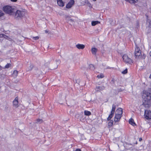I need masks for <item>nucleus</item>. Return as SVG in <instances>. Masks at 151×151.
<instances>
[{"label": "nucleus", "instance_id": "nucleus-1", "mask_svg": "<svg viewBox=\"0 0 151 151\" xmlns=\"http://www.w3.org/2000/svg\"><path fill=\"white\" fill-rule=\"evenodd\" d=\"M4 12L10 15H12L14 14L15 9L12 6H6L3 8Z\"/></svg>", "mask_w": 151, "mask_h": 151}, {"label": "nucleus", "instance_id": "nucleus-2", "mask_svg": "<svg viewBox=\"0 0 151 151\" xmlns=\"http://www.w3.org/2000/svg\"><path fill=\"white\" fill-rule=\"evenodd\" d=\"M24 12L22 10H17L15 12L14 17L17 19H22L25 15Z\"/></svg>", "mask_w": 151, "mask_h": 151}, {"label": "nucleus", "instance_id": "nucleus-3", "mask_svg": "<svg viewBox=\"0 0 151 151\" xmlns=\"http://www.w3.org/2000/svg\"><path fill=\"white\" fill-rule=\"evenodd\" d=\"M144 116L146 119L149 120L151 119V111L148 110H145Z\"/></svg>", "mask_w": 151, "mask_h": 151}, {"label": "nucleus", "instance_id": "nucleus-4", "mask_svg": "<svg viewBox=\"0 0 151 151\" xmlns=\"http://www.w3.org/2000/svg\"><path fill=\"white\" fill-rule=\"evenodd\" d=\"M122 58L124 61L126 63L131 64L132 63L131 59L129 58L127 55H124L123 56Z\"/></svg>", "mask_w": 151, "mask_h": 151}, {"label": "nucleus", "instance_id": "nucleus-5", "mask_svg": "<svg viewBox=\"0 0 151 151\" xmlns=\"http://www.w3.org/2000/svg\"><path fill=\"white\" fill-rule=\"evenodd\" d=\"M134 55L136 58L139 57L141 55V51L140 48L137 45L136 46L135 48Z\"/></svg>", "mask_w": 151, "mask_h": 151}, {"label": "nucleus", "instance_id": "nucleus-6", "mask_svg": "<svg viewBox=\"0 0 151 151\" xmlns=\"http://www.w3.org/2000/svg\"><path fill=\"white\" fill-rule=\"evenodd\" d=\"M116 109V105L113 104L112 107V109L111 112V114L109 115V117L107 119L108 121H109L112 117L113 115L115 112V109Z\"/></svg>", "mask_w": 151, "mask_h": 151}, {"label": "nucleus", "instance_id": "nucleus-7", "mask_svg": "<svg viewBox=\"0 0 151 151\" xmlns=\"http://www.w3.org/2000/svg\"><path fill=\"white\" fill-rule=\"evenodd\" d=\"M74 3V1L73 0H70L66 5V7L68 9L71 8Z\"/></svg>", "mask_w": 151, "mask_h": 151}, {"label": "nucleus", "instance_id": "nucleus-8", "mask_svg": "<svg viewBox=\"0 0 151 151\" xmlns=\"http://www.w3.org/2000/svg\"><path fill=\"white\" fill-rule=\"evenodd\" d=\"M122 116L120 115L115 114L114 119V122H116L119 121Z\"/></svg>", "mask_w": 151, "mask_h": 151}, {"label": "nucleus", "instance_id": "nucleus-9", "mask_svg": "<svg viewBox=\"0 0 151 151\" xmlns=\"http://www.w3.org/2000/svg\"><path fill=\"white\" fill-rule=\"evenodd\" d=\"M123 113L122 109L121 108H119L116 111L115 114H119L122 116Z\"/></svg>", "mask_w": 151, "mask_h": 151}, {"label": "nucleus", "instance_id": "nucleus-10", "mask_svg": "<svg viewBox=\"0 0 151 151\" xmlns=\"http://www.w3.org/2000/svg\"><path fill=\"white\" fill-rule=\"evenodd\" d=\"M57 4L58 5L60 6L63 7L64 6V3L62 0H57Z\"/></svg>", "mask_w": 151, "mask_h": 151}, {"label": "nucleus", "instance_id": "nucleus-11", "mask_svg": "<svg viewBox=\"0 0 151 151\" xmlns=\"http://www.w3.org/2000/svg\"><path fill=\"white\" fill-rule=\"evenodd\" d=\"M76 47L79 49H83L85 47V45L82 44H78L76 45Z\"/></svg>", "mask_w": 151, "mask_h": 151}, {"label": "nucleus", "instance_id": "nucleus-12", "mask_svg": "<svg viewBox=\"0 0 151 151\" xmlns=\"http://www.w3.org/2000/svg\"><path fill=\"white\" fill-rule=\"evenodd\" d=\"M18 103V98L17 97H16L13 101V105L16 106L17 105Z\"/></svg>", "mask_w": 151, "mask_h": 151}, {"label": "nucleus", "instance_id": "nucleus-13", "mask_svg": "<svg viewBox=\"0 0 151 151\" xmlns=\"http://www.w3.org/2000/svg\"><path fill=\"white\" fill-rule=\"evenodd\" d=\"M65 18L66 20L68 21V22L70 21L71 22H74L73 20L71 19L70 17L69 16H66Z\"/></svg>", "mask_w": 151, "mask_h": 151}, {"label": "nucleus", "instance_id": "nucleus-14", "mask_svg": "<svg viewBox=\"0 0 151 151\" xmlns=\"http://www.w3.org/2000/svg\"><path fill=\"white\" fill-rule=\"evenodd\" d=\"M129 122L130 124H131L133 126H134L136 125L135 123L134 122V120L132 118L130 119Z\"/></svg>", "mask_w": 151, "mask_h": 151}, {"label": "nucleus", "instance_id": "nucleus-15", "mask_svg": "<svg viewBox=\"0 0 151 151\" xmlns=\"http://www.w3.org/2000/svg\"><path fill=\"white\" fill-rule=\"evenodd\" d=\"M97 49L96 48H92L91 52L93 54L95 55L97 51Z\"/></svg>", "mask_w": 151, "mask_h": 151}, {"label": "nucleus", "instance_id": "nucleus-16", "mask_svg": "<svg viewBox=\"0 0 151 151\" xmlns=\"http://www.w3.org/2000/svg\"><path fill=\"white\" fill-rule=\"evenodd\" d=\"M56 65L54 67V69H56L57 68L58 65L60 63V61L59 60H56Z\"/></svg>", "mask_w": 151, "mask_h": 151}, {"label": "nucleus", "instance_id": "nucleus-17", "mask_svg": "<svg viewBox=\"0 0 151 151\" xmlns=\"http://www.w3.org/2000/svg\"><path fill=\"white\" fill-rule=\"evenodd\" d=\"M131 4H135L137 1V0H125Z\"/></svg>", "mask_w": 151, "mask_h": 151}, {"label": "nucleus", "instance_id": "nucleus-18", "mask_svg": "<svg viewBox=\"0 0 151 151\" xmlns=\"http://www.w3.org/2000/svg\"><path fill=\"white\" fill-rule=\"evenodd\" d=\"M100 22L97 21H93L92 22L91 25L92 26H95L96 25L99 24Z\"/></svg>", "mask_w": 151, "mask_h": 151}, {"label": "nucleus", "instance_id": "nucleus-19", "mask_svg": "<svg viewBox=\"0 0 151 151\" xmlns=\"http://www.w3.org/2000/svg\"><path fill=\"white\" fill-rule=\"evenodd\" d=\"M18 72V71L16 70H15L14 71L12 74L14 77H16L17 76Z\"/></svg>", "mask_w": 151, "mask_h": 151}, {"label": "nucleus", "instance_id": "nucleus-20", "mask_svg": "<svg viewBox=\"0 0 151 151\" xmlns=\"http://www.w3.org/2000/svg\"><path fill=\"white\" fill-rule=\"evenodd\" d=\"M86 4L90 8L92 7V6L90 3L88 1H86Z\"/></svg>", "mask_w": 151, "mask_h": 151}, {"label": "nucleus", "instance_id": "nucleus-21", "mask_svg": "<svg viewBox=\"0 0 151 151\" xmlns=\"http://www.w3.org/2000/svg\"><path fill=\"white\" fill-rule=\"evenodd\" d=\"M104 77V75L102 73H101V74L98 75L97 76V77L99 78H102Z\"/></svg>", "mask_w": 151, "mask_h": 151}, {"label": "nucleus", "instance_id": "nucleus-22", "mask_svg": "<svg viewBox=\"0 0 151 151\" xmlns=\"http://www.w3.org/2000/svg\"><path fill=\"white\" fill-rule=\"evenodd\" d=\"M33 67H34L33 65L32 64H30V66L28 68V69L27 70L28 71L31 70H32V69Z\"/></svg>", "mask_w": 151, "mask_h": 151}, {"label": "nucleus", "instance_id": "nucleus-23", "mask_svg": "<svg viewBox=\"0 0 151 151\" xmlns=\"http://www.w3.org/2000/svg\"><path fill=\"white\" fill-rule=\"evenodd\" d=\"M89 68L91 70H94L95 69L94 65L92 64H90L89 65Z\"/></svg>", "mask_w": 151, "mask_h": 151}, {"label": "nucleus", "instance_id": "nucleus-24", "mask_svg": "<svg viewBox=\"0 0 151 151\" xmlns=\"http://www.w3.org/2000/svg\"><path fill=\"white\" fill-rule=\"evenodd\" d=\"M91 114L90 111L86 110V115L89 116Z\"/></svg>", "mask_w": 151, "mask_h": 151}, {"label": "nucleus", "instance_id": "nucleus-25", "mask_svg": "<svg viewBox=\"0 0 151 151\" xmlns=\"http://www.w3.org/2000/svg\"><path fill=\"white\" fill-rule=\"evenodd\" d=\"M43 120L41 119H37L36 123L40 124L42 122Z\"/></svg>", "mask_w": 151, "mask_h": 151}, {"label": "nucleus", "instance_id": "nucleus-26", "mask_svg": "<svg viewBox=\"0 0 151 151\" xmlns=\"http://www.w3.org/2000/svg\"><path fill=\"white\" fill-rule=\"evenodd\" d=\"M113 122L112 120H110L109 122V123H108L109 126H112L113 124Z\"/></svg>", "mask_w": 151, "mask_h": 151}, {"label": "nucleus", "instance_id": "nucleus-27", "mask_svg": "<svg viewBox=\"0 0 151 151\" xmlns=\"http://www.w3.org/2000/svg\"><path fill=\"white\" fill-rule=\"evenodd\" d=\"M11 65L10 63H7L5 66V68H8L11 66Z\"/></svg>", "mask_w": 151, "mask_h": 151}, {"label": "nucleus", "instance_id": "nucleus-28", "mask_svg": "<svg viewBox=\"0 0 151 151\" xmlns=\"http://www.w3.org/2000/svg\"><path fill=\"white\" fill-rule=\"evenodd\" d=\"M96 88L97 89H98L101 90H102L104 88V87L98 86Z\"/></svg>", "mask_w": 151, "mask_h": 151}, {"label": "nucleus", "instance_id": "nucleus-29", "mask_svg": "<svg viewBox=\"0 0 151 151\" xmlns=\"http://www.w3.org/2000/svg\"><path fill=\"white\" fill-rule=\"evenodd\" d=\"M127 69H125L124 71H122V73L123 74H126V73H127Z\"/></svg>", "mask_w": 151, "mask_h": 151}, {"label": "nucleus", "instance_id": "nucleus-30", "mask_svg": "<svg viewBox=\"0 0 151 151\" xmlns=\"http://www.w3.org/2000/svg\"><path fill=\"white\" fill-rule=\"evenodd\" d=\"M80 120L82 122H85V119L81 117V118H80Z\"/></svg>", "mask_w": 151, "mask_h": 151}, {"label": "nucleus", "instance_id": "nucleus-31", "mask_svg": "<svg viewBox=\"0 0 151 151\" xmlns=\"http://www.w3.org/2000/svg\"><path fill=\"white\" fill-rule=\"evenodd\" d=\"M3 38L6 39H9V37L7 36L4 35V37Z\"/></svg>", "mask_w": 151, "mask_h": 151}, {"label": "nucleus", "instance_id": "nucleus-32", "mask_svg": "<svg viewBox=\"0 0 151 151\" xmlns=\"http://www.w3.org/2000/svg\"><path fill=\"white\" fill-rule=\"evenodd\" d=\"M4 13L2 12L1 10H0V17L1 16H2L4 15Z\"/></svg>", "mask_w": 151, "mask_h": 151}, {"label": "nucleus", "instance_id": "nucleus-33", "mask_svg": "<svg viewBox=\"0 0 151 151\" xmlns=\"http://www.w3.org/2000/svg\"><path fill=\"white\" fill-rule=\"evenodd\" d=\"M33 39L35 40H38L39 39V37L38 36L33 37Z\"/></svg>", "mask_w": 151, "mask_h": 151}, {"label": "nucleus", "instance_id": "nucleus-34", "mask_svg": "<svg viewBox=\"0 0 151 151\" xmlns=\"http://www.w3.org/2000/svg\"><path fill=\"white\" fill-rule=\"evenodd\" d=\"M75 117L77 119H78L79 117V115L78 114H76L75 115Z\"/></svg>", "mask_w": 151, "mask_h": 151}, {"label": "nucleus", "instance_id": "nucleus-35", "mask_svg": "<svg viewBox=\"0 0 151 151\" xmlns=\"http://www.w3.org/2000/svg\"><path fill=\"white\" fill-rule=\"evenodd\" d=\"M4 35V34H0V37H1V38L3 37Z\"/></svg>", "mask_w": 151, "mask_h": 151}, {"label": "nucleus", "instance_id": "nucleus-36", "mask_svg": "<svg viewBox=\"0 0 151 151\" xmlns=\"http://www.w3.org/2000/svg\"><path fill=\"white\" fill-rule=\"evenodd\" d=\"M149 27L151 28V21L149 22Z\"/></svg>", "mask_w": 151, "mask_h": 151}, {"label": "nucleus", "instance_id": "nucleus-37", "mask_svg": "<svg viewBox=\"0 0 151 151\" xmlns=\"http://www.w3.org/2000/svg\"><path fill=\"white\" fill-rule=\"evenodd\" d=\"M17 0H11V1H12L14 2H15L17 1Z\"/></svg>", "mask_w": 151, "mask_h": 151}, {"label": "nucleus", "instance_id": "nucleus-38", "mask_svg": "<svg viewBox=\"0 0 151 151\" xmlns=\"http://www.w3.org/2000/svg\"><path fill=\"white\" fill-rule=\"evenodd\" d=\"M75 151H81L80 149H77Z\"/></svg>", "mask_w": 151, "mask_h": 151}, {"label": "nucleus", "instance_id": "nucleus-39", "mask_svg": "<svg viewBox=\"0 0 151 151\" xmlns=\"http://www.w3.org/2000/svg\"><path fill=\"white\" fill-rule=\"evenodd\" d=\"M142 138H140L139 139V141H142Z\"/></svg>", "mask_w": 151, "mask_h": 151}, {"label": "nucleus", "instance_id": "nucleus-40", "mask_svg": "<svg viewBox=\"0 0 151 151\" xmlns=\"http://www.w3.org/2000/svg\"><path fill=\"white\" fill-rule=\"evenodd\" d=\"M145 58V55H144L143 56H142V58H143L144 59Z\"/></svg>", "mask_w": 151, "mask_h": 151}, {"label": "nucleus", "instance_id": "nucleus-41", "mask_svg": "<svg viewBox=\"0 0 151 151\" xmlns=\"http://www.w3.org/2000/svg\"><path fill=\"white\" fill-rule=\"evenodd\" d=\"M48 32L47 31V30H45V32L47 33H48Z\"/></svg>", "mask_w": 151, "mask_h": 151}, {"label": "nucleus", "instance_id": "nucleus-42", "mask_svg": "<svg viewBox=\"0 0 151 151\" xmlns=\"http://www.w3.org/2000/svg\"><path fill=\"white\" fill-rule=\"evenodd\" d=\"M149 78H151V74L150 75V76H149Z\"/></svg>", "mask_w": 151, "mask_h": 151}, {"label": "nucleus", "instance_id": "nucleus-43", "mask_svg": "<svg viewBox=\"0 0 151 151\" xmlns=\"http://www.w3.org/2000/svg\"><path fill=\"white\" fill-rule=\"evenodd\" d=\"M150 56L151 57V51H150Z\"/></svg>", "mask_w": 151, "mask_h": 151}, {"label": "nucleus", "instance_id": "nucleus-44", "mask_svg": "<svg viewBox=\"0 0 151 151\" xmlns=\"http://www.w3.org/2000/svg\"><path fill=\"white\" fill-rule=\"evenodd\" d=\"M84 114H85V111H84Z\"/></svg>", "mask_w": 151, "mask_h": 151}, {"label": "nucleus", "instance_id": "nucleus-45", "mask_svg": "<svg viewBox=\"0 0 151 151\" xmlns=\"http://www.w3.org/2000/svg\"><path fill=\"white\" fill-rule=\"evenodd\" d=\"M94 1H95L96 0H93Z\"/></svg>", "mask_w": 151, "mask_h": 151}]
</instances>
